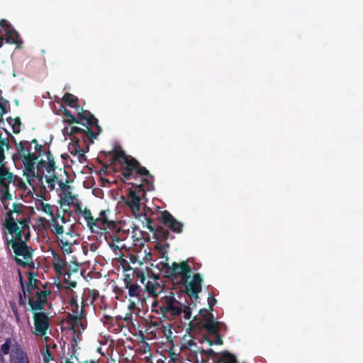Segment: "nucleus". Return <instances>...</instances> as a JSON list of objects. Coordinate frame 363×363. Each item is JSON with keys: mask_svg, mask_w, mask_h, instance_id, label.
I'll return each mask as SVG.
<instances>
[{"mask_svg": "<svg viewBox=\"0 0 363 363\" xmlns=\"http://www.w3.org/2000/svg\"><path fill=\"white\" fill-rule=\"evenodd\" d=\"M13 160L23 165V176L28 185L20 177L14 176L4 168H0V201L6 211L4 226L11 235L9 243L16 254V262L23 266L32 262V251L26 245L29 238V210L13 201L14 187L21 196L30 195L39 188L61 189L67 185L55 175V162L48 147L38 145L35 140L21 141L16 144Z\"/></svg>", "mask_w": 363, "mask_h": 363, "instance_id": "nucleus-1", "label": "nucleus"}, {"mask_svg": "<svg viewBox=\"0 0 363 363\" xmlns=\"http://www.w3.org/2000/svg\"><path fill=\"white\" fill-rule=\"evenodd\" d=\"M64 113L66 118L64 119L65 122L68 124L64 128V135L69 136L71 143L69 144V151L72 155L78 157V160L82 162L84 157L85 149L87 148L86 140H89L92 141L93 135L87 126L86 129H83L75 125L76 123H81L84 125L86 122L87 124L92 125L95 123L96 119L86 111L78 113L77 118H75L67 110H65Z\"/></svg>", "mask_w": 363, "mask_h": 363, "instance_id": "nucleus-2", "label": "nucleus"}, {"mask_svg": "<svg viewBox=\"0 0 363 363\" xmlns=\"http://www.w3.org/2000/svg\"><path fill=\"white\" fill-rule=\"evenodd\" d=\"M69 297V322L74 333H81L86 326L85 315L83 307L78 303V300L75 298L72 291L68 293Z\"/></svg>", "mask_w": 363, "mask_h": 363, "instance_id": "nucleus-3", "label": "nucleus"}, {"mask_svg": "<svg viewBox=\"0 0 363 363\" xmlns=\"http://www.w3.org/2000/svg\"><path fill=\"white\" fill-rule=\"evenodd\" d=\"M114 160L122 166V175L125 179H128L133 171L142 176L148 175L145 168L140 167L134 158L126 155L121 150L115 151Z\"/></svg>", "mask_w": 363, "mask_h": 363, "instance_id": "nucleus-4", "label": "nucleus"}, {"mask_svg": "<svg viewBox=\"0 0 363 363\" xmlns=\"http://www.w3.org/2000/svg\"><path fill=\"white\" fill-rule=\"evenodd\" d=\"M59 204L65 212L68 211L71 207H72L74 211H81V204L78 200V195L75 194L72 188L67 184L62 186Z\"/></svg>", "mask_w": 363, "mask_h": 363, "instance_id": "nucleus-5", "label": "nucleus"}, {"mask_svg": "<svg viewBox=\"0 0 363 363\" xmlns=\"http://www.w3.org/2000/svg\"><path fill=\"white\" fill-rule=\"evenodd\" d=\"M13 44L16 48H20L22 40L18 33L14 30L11 25L6 20L0 21V48L4 43Z\"/></svg>", "mask_w": 363, "mask_h": 363, "instance_id": "nucleus-6", "label": "nucleus"}, {"mask_svg": "<svg viewBox=\"0 0 363 363\" xmlns=\"http://www.w3.org/2000/svg\"><path fill=\"white\" fill-rule=\"evenodd\" d=\"M145 196V191L140 187L130 190L126 199V204L130 208L136 218L143 216L141 211V199Z\"/></svg>", "mask_w": 363, "mask_h": 363, "instance_id": "nucleus-7", "label": "nucleus"}, {"mask_svg": "<svg viewBox=\"0 0 363 363\" xmlns=\"http://www.w3.org/2000/svg\"><path fill=\"white\" fill-rule=\"evenodd\" d=\"M184 288L187 294L192 300L199 298L198 294L201 290L202 278L199 274H194L193 276L191 273L182 281Z\"/></svg>", "mask_w": 363, "mask_h": 363, "instance_id": "nucleus-8", "label": "nucleus"}, {"mask_svg": "<svg viewBox=\"0 0 363 363\" xmlns=\"http://www.w3.org/2000/svg\"><path fill=\"white\" fill-rule=\"evenodd\" d=\"M160 303V309L164 313H169L172 316H179L182 315V308L181 305L172 294L162 297Z\"/></svg>", "mask_w": 363, "mask_h": 363, "instance_id": "nucleus-9", "label": "nucleus"}, {"mask_svg": "<svg viewBox=\"0 0 363 363\" xmlns=\"http://www.w3.org/2000/svg\"><path fill=\"white\" fill-rule=\"evenodd\" d=\"M77 213H79L82 215L84 218L86 220L87 225L89 228L94 230V226L99 227L100 228H105V225L107 223V218L106 217V211H103L100 213V215L98 218L94 219L91 216V213L90 211L86 208H83V206L81 205V211H75Z\"/></svg>", "mask_w": 363, "mask_h": 363, "instance_id": "nucleus-10", "label": "nucleus"}, {"mask_svg": "<svg viewBox=\"0 0 363 363\" xmlns=\"http://www.w3.org/2000/svg\"><path fill=\"white\" fill-rule=\"evenodd\" d=\"M191 268L187 262L183 261L180 263H173L169 268L168 272L173 277L179 278L182 281L190 273Z\"/></svg>", "mask_w": 363, "mask_h": 363, "instance_id": "nucleus-11", "label": "nucleus"}, {"mask_svg": "<svg viewBox=\"0 0 363 363\" xmlns=\"http://www.w3.org/2000/svg\"><path fill=\"white\" fill-rule=\"evenodd\" d=\"M161 218L163 223L172 231L180 233L183 229V223L176 220L168 211H164L161 213Z\"/></svg>", "mask_w": 363, "mask_h": 363, "instance_id": "nucleus-12", "label": "nucleus"}, {"mask_svg": "<svg viewBox=\"0 0 363 363\" xmlns=\"http://www.w3.org/2000/svg\"><path fill=\"white\" fill-rule=\"evenodd\" d=\"M35 329L37 334L44 336L48 328V317L43 313H36L34 315Z\"/></svg>", "mask_w": 363, "mask_h": 363, "instance_id": "nucleus-13", "label": "nucleus"}, {"mask_svg": "<svg viewBox=\"0 0 363 363\" xmlns=\"http://www.w3.org/2000/svg\"><path fill=\"white\" fill-rule=\"evenodd\" d=\"M199 316L203 319V326L207 330L214 333L218 328V323L213 320V315L206 309H201Z\"/></svg>", "mask_w": 363, "mask_h": 363, "instance_id": "nucleus-14", "label": "nucleus"}, {"mask_svg": "<svg viewBox=\"0 0 363 363\" xmlns=\"http://www.w3.org/2000/svg\"><path fill=\"white\" fill-rule=\"evenodd\" d=\"M28 299L33 311L41 310L46 302L47 293L45 291H39L38 294L29 296Z\"/></svg>", "mask_w": 363, "mask_h": 363, "instance_id": "nucleus-15", "label": "nucleus"}, {"mask_svg": "<svg viewBox=\"0 0 363 363\" xmlns=\"http://www.w3.org/2000/svg\"><path fill=\"white\" fill-rule=\"evenodd\" d=\"M63 223H65V219L63 218H60V216L51 218L49 228L56 237L64 232Z\"/></svg>", "mask_w": 363, "mask_h": 363, "instance_id": "nucleus-16", "label": "nucleus"}, {"mask_svg": "<svg viewBox=\"0 0 363 363\" xmlns=\"http://www.w3.org/2000/svg\"><path fill=\"white\" fill-rule=\"evenodd\" d=\"M21 286L24 296L27 298H29V296H33L35 294H38V292L40 291L36 286V280L33 279L31 277H29V281L27 284L26 287L24 286L23 283H21Z\"/></svg>", "mask_w": 363, "mask_h": 363, "instance_id": "nucleus-17", "label": "nucleus"}, {"mask_svg": "<svg viewBox=\"0 0 363 363\" xmlns=\"http://www.w3.org/2000/svg\"><path fill=\"white\" fill-rule=\"evenodd\" d=\"M146 289L152 296H157L162 291V287L157 280H150L146 284Z\"/></svg>", "mask_w": 363, "mask_h": 363, "instance_id": "nucleus-18", "label": "nucleus"}, {"mask_svg": "<svg viewBox=\"0 0 363 363\" xmlns=\"http://www.w3.org/2000/svg\"><path fill=\"white\" fill-rule=\"evenodd\" d=\"M36 208L38 211H40L44 213L47 214L48 216H49L50 218L55 216L53 213L54 206H52L51 205L44 202L43 201H39L36 203Z\"/></svg>", "mask_w": 363, "mask_h": 363, "instance_id": "nucleus-19", "label": "nucleus"}, {"mask_svg": "<svg viewBox=\"0 0 363 363\" xmlns=\"http://www.w3.org/2000/svg\"><path fill=\"white\" fill-rule=\"evenodd\" d=\"M59 245H74L76 242L74 235L70 232L62 233L57 237Z\"/></svg>", "mask_w": 363, "mask_h": 363, "instance_id": "nucleus-20", "label": "nucleus"}, {"mask_svg": "<svg viewBox=\"0 0 363 363\" xmlns=\"http://www.w3.org/2000/svg\"><path fill=\"white\" fill-rule=\"evenodd\" d=\"M216 331H217V329L216 330L214 333H211L210 331H208V334L203 338V342H208L210 346H212L215 344L222 345L223 341L220 339V337H219V335L217 334Z\"/></svg>", "mask_w": 363, "mask_h": 363, "instance_id": "nucleus-21", "label": "nucleus"}, {"mask_svg": "<svg viewBox=\"0 0 363 363\" xmlns=\"http://www.w3.org/2000/svg\"><path fill=\"white\" fill-rule=\"evenodd\" d=\"M216 362L218 363H235V357L228 352H223L218 354Z\"/></svg>", "mask_w": 363, "mask_h": 363, "instance_id": "nucleus-22", "label": "nucleus"}, {"mask_svg": "<svg viewBox=\"0 0 363 363\" xmlns=\"http://www.w3.org/2000/svg\"><path fill=\"white\" fill-rule=\"evenodd\" d=\"M84 295L86 296V298H84V297H82L81 303H83L84 305H89L93 303V302L95 300L96 294L94 291L88 290L84 293Z\"/></svg>", "mask_w": 363, "mask_h": 363, "instance_id": "nucleus-23", "label": "nucleus"}, {"mask_svg": "<svg viewBox=\"0 0 363 363\" xmlns=\"http://www.w3.org/2000/svg\"><path fill=\"white\" fill-rule=\"evenodd\" d=\"M128 289V295L132 297L135 298L138 301V297L140 294V286L137 284H130L127 286Z\"/></svg>", "mask_w": 363, "mask_h": 363, "instance_id": "nucleus-24", "label": "nucleus"}, {"mask_svg": "<svg viewBox=\"0 0 363 363\" xmlns=\"http://www.w3.org/2000/svg\"><path fill=\"white\" fill-rule=\"evenodd\" d=\"M12 363H29L26 354L23 351L17 352L16 356H13Z\"/></svg>", "mask_w": 363, "mask_h": 363, "instance_id": "nucleus-25", "label": "nucleus"}, {"mask_svg": "<svg viewBox=\"0 0 363 363\" xmlns=\"http://www.w3.org/2000/svg\"><path fill=\"white\" fill-rule=\"evenodd\" d=\"M63 101L70 107L79 108V106L76 105L77 99L72 94H66L63 97Z\"/></svg>", "mask_w": 363, "mask_h": 363, "instance_id": "nucleus-26", "label": "nucleus"}, {"mask_svg": "<svg viewBox=\"0 0 363 363\" xmlns=\"http://www.w3.org/2000/svg\"><path fill=\"white\" fill-rule=\"evenodd\" d=\"M67 261H64L62 259L56 258L54 259V265L57 271L62 272L64 268L67 266Z\"/></svg>", "mask_w": 363, "mask_h": 363, "instance_id": "nucleus-27", "label": "nucleus"}, {"mask_svg": "<svg viewBox=\"0 0 363 363\" xmlns=\"http://www.w3.org/2000/svg\"><path fill=\"white\" fill-rule=\"evenodd\" d=\"M9 123L12 126L13 131L15 133H18L21 130V122L20 120L18 118L11 119L9 121Z\"/></svg>", "mask_w": 363, "mask_h": 363, "instance_id": "nucleus-28", "label": "nucleus"}, {"mask_svg": "<svg viewBox=\"0 0 363 363\" xmlns=\"http://www.w3.org/2000/svg\"><path fill=\"white\" fill-rule=\"evenodd\" d=\"M11 345L12 340L11 339H7L6 342L1 345V352L4 354H7L9 352Z\"/></svg>", "mask_w": 363, "mask_h": 363, "instance_id": "nucleus-29", "label": "nucleus"}, {"mask_svg": "<svg viewBox=\"0 0 363 363\" xmlns=\"http://www.w3.org/2000/svg\"><path fill=\"white\" fill-rule=\"evenodd\" d=\"M192 307L191 306H185L184 309H182L183 317L186 320H190L191 318V310Z\"/></svg>", "mask_w": 363, "mask_h": 363, "instance_id": "nucleus-30", "label": "nucleus"}, {"mask_svg": "<svg viewBox=\"0 0 363 363\" xmlns=\"http://www.w3.org/2000/svg\"><path fill=\"white\" fill-rule=\"evenodd\" d=\"M204 353L206 354L207 357L212 358L215 362L216 361V359L218 358V356L219 353L215 352L212 349H208L204 351Z\"/></svg>", "mask_w": 363, "mask_h": 363, "instance_id": "nucleus-31", "label": "nucleus"}, {"mask_svg": "<svg viewBox=\"0 0 363 363\" xmlns=\"http://www.w3.org/2000/svg\"><path fill=\"white\" fill-rule=\"evenodd\" d=\"M7 101L0 96V115H3L6 111Z\"/></svg>", "mask_w": 363, "mask_h": 363, "instance_id": "nucleus-32", "label": "nucleus"}, {"mask_svg": "<svg viewBox=\"0 0 363 363\" xmlns=\"http://www.w3.org/2000/svg\"><path fill=\"white\" fill-rule=\"evenodd\" d=\"M64 254L70 255L72 252V245H60Z\"/></svg>", "mask_w": 363, "mask_h": 363, "instance_id": "nucleus-33", "label": "nucleus"}, {"mask_svg": "<svg viewBox=\"0 0 363 363\" xmlns=\"http://www.w3.org/2000/svg\"><path fill=\"white\" fill-rule=\"evenodd\" d=\"M128 308L130 311L135 310L136 308V302L134 300H130Z\"/></svg>", "mask_w": 363, "mask_h": 363, "instance_id": "nucleus-34", "label": "nucleus"}, {"mask_svg": "<svg viewBox=\"0 0 363 363\" xmlns=\"http://www.w3.org/2000/svg\"><path fill=\"white\" fill-rule=\"evenodd\" d=\"M137 276L140 279V281L142 283H144L145 280V274L143 273V272H138L137 273Z\"/></svg>", "mask_w": 363, "mask_h": 363, "instance_id": "nucleus-35", "label": "nucleus"}, {"mask_svg": "<svg viewBox=\"0 0 363 363\" xmlns=\"http://www.w3.org/2000/svg\"><path fill=\"white\" fill-rule=\"evenodd\" d=\"M67 284L69 289L74 288L77 286V283L74 281H67Z\"/></svg>", "mask_w": 363, "mask_h": 363, "instance_id": "nucleus-36", "label": "nucleus"}, {"mask_svg": "<svg viewBox=\"0 0 363 363\" xmlns=\"http://www.w3.org/2000/svg\"><path fill=\"white\" fill-rule=\"evenodd\" d=\"M216 303V299L213 298H208V303L211 306L213 303Z\"/></svg>", "mask_w": 363, "mask_h": 363, "instance_id": "nucleus-37", "label": "nucleus"}, {"mask_svg": "<svg viewBox=\"0 0 363 363\" xmlns=\"http://www.w3.org/2000/svg\"><path fill=\"white\" fill-rule=\"evenodd\" d=\"M50 357V354H48V355L44 357L45 362H48Z\"/></svg>", "mask_w": 363, "mask_h": 363, "instance_id": "nucleus-38", "label": "nucleus"}, {"mask_svg": "<svg viewBox=\"0 0 363 363\" xmlns=\"http://www.w3.org/2000/svg\"><path fill=\"white\" fill-rule=\"evenodd\" d=\"M74 264V270H75L77 268V264L75 262H73Z\"/></svg>", "mask_w": 363, "mask_h": 363, "instance_id": "nucleus-39", "label": "nucleus"}, {"mask_svg": "<svg viewBox=\"0 0 363 363\" xmlns=\"http://www.w3.org/2000/svg\"><path fill=\"white\" fill-rule=\"evenodd\" d=\"M65 363H73V362H71L69 359H66Z\"/></svg>", "mask_w": 363, "mask_h": 363, "instance_id": "nucleus-40", "label": "nucleus"}]
</instances>
